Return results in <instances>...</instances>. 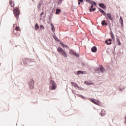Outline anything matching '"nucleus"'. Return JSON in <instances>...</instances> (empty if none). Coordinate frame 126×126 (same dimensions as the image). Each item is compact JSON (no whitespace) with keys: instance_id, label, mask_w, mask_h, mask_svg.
<instances>
[{"instance_id":"nucleus-1","label":"nucleus","mask_w":126,"mask_h":126,"mask_svg":"<svg viewBox=\"0 0 126 126\" xmlns=\"http://www.w3.org/2000/svg\"><path fill=\"white\" fill-rule=\"evenodd\" d=\"M23 63L25 66H31L36 63V60L34 59L24 58L23 59Z\"/></svg>"},{"instance_id":"nucleus-2","label":"nucleus","mask_w":126,"mask_h":126,"mask_svg":"<svg viewBox=\"0 0 126 126\" xmlns=\"http://www.w3.org/2000/svg\"><path fill=\"white\" fill-rule=\"evenodd\" d=\"M13 12L14 16L16 17L17 20L19 19V15H20V9L18 7H15L13 8Z\"/></svg>"},{"instance_id":"nucleus-3","label":"nucleus","mask_w":126,"mask_h":126,"mask_svg":"<svg viewBox=\"0 0 126 126\" xmlns=\"http://www.w3.org/2000/svg\"><path fill=\"white\" fill-rule=\"evenodd\" d=\"M57 51L58 52L59 54L61 55V56L64 57V58H66L67 57V54H66V52H65V51H64L62 47H58Z\"/></svg>"},{"instance_id":"nucleus-4","label":"nucleus","mask_w":126,"mask_h":126,"mask_svg":"<svg viewBox=\"0 0 126 126\" xmlns=\"http://www.w3.org/2000/svg\"><path fill=\"white\" fill-rule=\"evenodd\" d=\"M105 70L106 69H105V68H104L103 67V65H99L98 67H97V68H96L95 69H94V71L95 72H97V73H99V71H100V72H101V73H104Z\"/></svg>"},{"instance_id":"nucleus-5","label":"nucleus","mask_w":126,"mask_h":126,"mask_svg":"<svg viewBox=\"0 0 126 126\" xmlns=\"http://www.w3.org/2000/svg\"><path fill=\"white\" fill-rule=\"evenodd\" d=\"M50 84H51L50 87V90H56L57 89V84L54 80H50Z\"/></svg>"},{"instance_id":"nucleus-6","label":"nucleus","mask_w":126,"mask_h":126,"mask_svg":"<svg viewBox=\"0 0 126 126\" xmlns=\"http://www.w3.org/2000/svg\"><path fill=\"white\" fill-rule=\"evenodd\" d=\"M69 54L70 55H73V56H74L76 58H79V57H80V55H79V54L76 53V52L73 51L72 49H70Z\"/></svg>"},{"instance_id":"nucleus-7","label":"nucleus","mask_w":126,"mask_h":126,"mask_svg":"<svg viewBox=\"0 0 126 126\" xmlns=\"http://www.w3.org/2000/svg\"><path fill=\"white\" fill-rule=\"evenodd\" d=\"M35 83V82L34 81V80L32 79H31L30 81L29 82V85L30 86V88L31 89H33L34 88V84Z\"/></svg>"},{"instance_id":"nucleus-8","label":"nucleus","mask_w":126,"mask_h":126,"mask_svg":"<svg viewBox=\"0 0 126 126\" xmlns=\"http://www.w3.org/2000/svg\"><path fill=\"white\" fill-rule=\"evenodd\" d=\"M105 18H106L107 20L109 19V20H113V17H112V14L110 13H108L106 14V15L105 16Z\"/></svg>"},{"instance_id":"nucleus-9","label":"nucleus","mask_w":126,"mask_h":126,"mask_svg":"<svg viewBox=\"0 0 126 126\" xmlns=\"http://www.w3.org/2000/svg\"><path fill=\"white\" fill-rule=\"evenodd\" d=\"M98 6L99 7H101V8H102V9H106L107 8V6L103 3H99Z\"/></svg>"},{"instance_id":"nucleus-10","label":"nucleus","mask_w":126,"mask_h":126,"mask_svg":"<svg viewBox=\"0 0 126 126\" xmlns=\"http://www.w3.org/2000/svg\"><path fill=\"white\" fill-rule=\"evenodd\" d=\"M97 8L99 11H100V12H101V13H102L103 15H104L105 17L106 16V15H107V13H106V12H105V11H104V10H103L100 7H98Z\"/></svg>"},{"instance_id":"nucleus-11","label":"nucleus","mask_w":126,"mask_h":126,"mask_svg":"<svg viewBox=\"0 0 126 126\" xmlns=\"http://www.w3.org/2000/svg\"><path fill=\"white\" fill-rule=\"evenodd\" d=\"M119 22L121 24L122 28H124V19H123V17L120 16Z\"/></svg>"},{"instance_id":"nucleus-12","label":"nucleus","mask_w":126,"mask_h":126,"mask_svg":"<svg viewBox=\"0 0 126 126\" xmlns=\"http://www.w3.org/2000/svg\"><path fill=\"white\" fill-rule=\"evenodd\" d=\"M76 74L77 75H79L80 74H86L87 72L86 71H82V70H79L76 72Z\"/></svg>"},{"instance_id":"nucleus-13","label":"nucleus","mask_w":126,"mask_h":126,"mask_svg":"<svg viewBox=\"0 0 126 126\" xmlns=\"http://www.w3.org/2000/svg\"><path fill=\"white\" fill-rule=\"evenodd\" d=\"M91 51L92 53H96L97 52V47L95 46H93L91 48Z\"/></svg>"},{"instance_id":"nucleus-14","label":"nucleus","mask_w":126,"mask_h":126,"mask_svg":"<svg viewBox=\"0 0 126 126\" xmlns=\"http://www.w3.org/2000/svg\"><path fill=\"white\" fill-rule=\"evenodd\" d=\"M53 38L54 40H55L57 42H61V40L58 37H57V35H56V33L54 32V35H53Z\"/></svg>"},{"instance_id":"nucleus-15","label":"nucleus","mask_w":126,"mask_h":126,"mask_svg":"<svg viewBox=\"0 0 126 126\" xmlns=\"http://www.w3.org/2000/svg\"><path fill=\"white\" fill-rule=\"evenodd\" d=\"M70 83L73 86H74V87H75V88H77V87H79L78 85L74 82H70Z\"/></svg>"},{"instance_id":"nucleus-16","label":"nucleus","mask_w":126,"mask_h":126,"mask_svg":"<svg viewBox=\"0 0 126 126\" xmlns=\"http://www.w3.org/2000/svg\"><path fill=\"white\" fill-rule=\"evenodd\" d=\"M78 97H80V98H82V99H83V100H85L86 99V97L83 95H81L79 94H76Z\"/></svg>"},{"instance_id":"nucleus-17","label":"nucleus","mask_w":126,"mask_h":126,"mask_svg":"<svg viewBox=\"0 0 126 126\" xmlns=\"http://www.w3.org/2000/svg\"><path fill=\"white\" fill-rule=\"evenodd\" d=\"M90 4L94 5V6H97V2L94 1V0L91 1Z\"/></svg>"},{"instance_id":"nucleus-18","label":"nucleus","mask_w":126,"mask_h":126,"mask_svg":"<svg viewBox=\"0 0 126 126\" xmlns=\"http://www.w3.org/2000/svg\"><path fill=\"white\" fill-rule=\"evenodd\" d=\"M116 41L117 42V45H118V46H121L122 45V43H121V41L120 40V39L119 38H116Z\"/></svg>"},{"instance_id":"nucleus-19","label":"nucleus","mask_w":126,"mask_h":126,"mask_svg":"<svg viewBox=\"0 0 126 126\" xmlns=\"http://www.w3.org/2000/svg\"><path fill=\"white\" fill-rule=\"evenodd\" d=\"M39 28H40V26H39V25H38V23H36L34 26L35 30L37 31L39 30Z\"/></svg>"},{"instance_id":"nucleus-20","label":"nucleus","mask_w":126,"mask_h":126,"mask_svg":"<svg viewBox=\"0 0 126 126\" xmlns=\"http://www.w3.org/2000/svg\"><path fill=\"white\" fill-rule=\"evenodd\" d=\"M42 3H39L37 6L38 11H40L41 10V6L42 5Z\"/></svg>"},{"instance_id":"nucleus-21","label":"nucleus","mask_w":126,"mask_h":126,"mask_svg":"<svg viewBox=\"0 0 126 126\" xmlns=\"http://www.w3.org/2000/svg\"><path fill=\"white\" fill-rule=\"evenodd\" d=\"M61 11H62V10H61V9L57 8L56 9V14H59V13H60V12H61Z\"/></svg>"},{"instance_id":"nucleus-22","label":"nucleus","mask_w":126,"mask_h":126,"mask_svg":"<svg viewBox=\"0 0 126 126\" xmlns=\"http://www.w3.org/2000/svg\"><path fill=\"white\" fill-rule=\"evenodd\" d=\"M110 36L112 38V39L115 38V35L113 33V32L112 31H110Z\"/></svg>"},{"instance_id":"nucleus-23","label":"nucleus","mask_w":126,"mask_h":126,"mask_svg":"<svg viewBox=\"0 0 126 126\" xmlns=\"http://www.w3.org/2000/svg\"><path fill=\"white\" fill-rule=\"evenodd\" d=\"M89 100L91 101V102H92V103H94V104L96 101V100L94 98H89Z\"/></svg>"},{"instance_id":"nucleus-24","label":"nucleus","mask_w":126,"mask_h":126,"mask_svg":"<svg viewBox=\"0 0 126 126\" xmlns=\"http://www.w3.org/2000/svg\"><path fill=\"white\" fill-rule=\"evenodd\" d=\"M63 49H64V48H65V49L66 50H69V47H68V46H67V44H64V45H63Z\"/></svg>"},{"instance_id":"nucleus-25","label":"nucleus","mask_w":126,"mask_h":126,"mask_svg":"<svg viewBox=\"0 0 126 126\" xmlns=\"http://www.w3.org/2000/svg\"><path fill=\"white\" fill-rule=\"evenodd\" d=\"M116 48H117V45H113V53L114 55H115V53L116 52Z\"/></svg>"},{"instance_id":"nucleus-26","label":"nucleus","mask_w":126,"mask_h":126,"mask_svg":"<svg viewBox=\"0 0 126 126\" xmlns=\"http://www.w3.org/2000/svg\"><path fill=\"white\" fill-rule=\"evenodd\" d=\"M95 105H97V106H100V101L99 100H96L94 102Z\"/></svg>"},{"instance_id":"nucleus-27","label":"nucleus","mask_w":126,"mask_h":126,"mask_svg":"<svg viewBox=\"0 0 126 126\" xmlns=\"http://www.w3.org/2000/svg\"><path fill=\"white\" fill-rule=\"evenodd\" d=\"M54 10H55V8H53V10L50 12V16L52 17L54 15Z\"/></svg>"},{"instance_id":"nucleus-28","label":"nucleus","mask_w":126,"mask_h":126,"mask_svg":"<svg viewBox=\"0 0 126 126\" xmlns=\"http://www.w3.org/2000/svg\"><path fill=\"white\" fill-rule=\"evenodd\" d=\"M95 10H96V8H93L92 9L91 8L89 9L90 12H92V11H95Z\"/></svg>"},{"instance_id":"nucleus-29","label":"nucleus","mask_w":126,"mask_h":126,"mask_svg":"<svg viewBox=\"0 0 126 126\" xmlns=\"http://www.w3.org/2000/svg\"><path fill=\"white\" fill-rule=\"evenodd\" d=\"M106 23V20H103L102 21L101 24L102 25V26H105V23Z\"/></svg>"},{"instance_id":"nucleus-30","label":"nucleus","mask_w":126,"mask_h":126,"mask_svg":"<svg viewBox=\"0 0 126 126\" xmlns=\"http://www.w3.org/2000/svg\"><path fill=\"white\" fill-rule=\"evenodd\" d=\"M39 28L40 30H43V29H45V27H44V25H40Z\"/></svg>"},{"instance_id":"nucleus-31","label":"nucleus","mask_w":126,"mask_h":126,"mask_svg":"<svg viewBox=\"0 0 126 126\" xmlns=\"http://www.w3.org/2000/svg\"><path fill=\"white\" fill-rule=\"evenodd\" d=\"M111 24L110 23V21H108V26H109L110 31H112V28H111Z\"/></svg>"},{"instance_id":"nucleus-32","label":"nucleus","mask_w":126,"mask_h":126,"mask_svg":"<svg viewBox=\"0 0 126 126\" xmlns=\"http://www.w3.org/2000/svg\"><path fill=\"white\" fill-rule=\"evenodd\" d=\"M77 88H78L79 90H81L82 91H83V90H84V89L83 88H81L79 87V86Z\"/></svg>"},{"instance_id":"nucleus-33","label":"nucleus","mask_w":126,"mask_h":126,"mask_svg":"<svg viewBox=\"0 0 126 126\" xmlns=\"http://www.w3.org/2000/svg\"><path fill=\"white\" fill-rule=\"evenodd\" d=\"M43 15H44V9L42 10V12L40 14V17H42Z\"/></svg>"},{"instance_id":"nucleus-34","label":"nucleus","mask_w":126,"mask_h":126,"mask_svg":"<svg viewBox=\"0 0 126 126\" xmlns=\"http://www.w3.org/2000/svg\"><path fill=\"white\" fill-rule=\"evenodd\" d=\"M51 30H52V31L53 32H55V26H54V27H51Z\"/></svg>"},{"instance_id":"nucleus-35","label":"nucleus","mask_w":126,"mask_h":126,"mask_svg":"<svg viewBox=\"0 0 126 126\" xmlns=\"http://www.w3.org/2000/svg\"><path fill=\"white\" fill-rule=\"evenodd\" d=\"M90 85H94V83H92L91 82H89L88 84V86H90Z\"/></svg>"},{"instance_id":"nucleus-36","label":"nucleus","mask_w":126,"mask_h":126,"mask_svg":"<svg viewBox=\"0 0 126 126\" xmlns=\"http://www.w3.org/2000/svg\"><path fill=\"white\" fill-rule=\"evenodd\" d=\"M112 41L113 42L114 45H116V39L114 38H112Z\"/></svg>"},{"instance_id":"nucleus-37","label":"nucleus","mask_w":126,"mask_h":126,"mask_svg":"<svg viewBox=\"0 0 126 126\" xmlns=\"http://www.w3.org/2000/svg\"><path fill=\"white\" fill-rule=\"evenodd\" d=\"M63 2V0H59L58 2V4H61V3Z\"/></svg>"},{"instance_id":"nucleus-38","label":"nucleus","mask_w":126,"mask_h":126,"mask_svg":"<svg viewBox=\"0 0 126 126\" xmlns=\"http://www.w3.org/2000/svg\"><path fill=\"white\" fill-rule=\"evenodd\" d=\"M15 29V30H17V31H19L20 30V28H19V27H17Z\"/></svg>"},{"instance_id":"nucleus-39","label":"nucleus","mask_w":126,"mask_h":126,"mask_svg":"<svg viewBox=\"0 0 126 126\" xmlns=\"http://www.w3.org/2000/svg\"><path fill=\"white\" fill-rule=\"evenodd\" d=\"M84 83L85 84H86V85H88V84H89V82H88V81H85L84 82Z\"/></svg>"},{"instance_id":"nucleus-40","label":"nucleus","mask_w":126,"mask_h":126,"mask_svg":"<svg viewBox=\"0 0 126 126\" xmlns=\"http://www.w3.org/2000/svg\"><path fill=\"white\" fill-rule=\"evenodd\" d=\"M86 2H88V3H90L91 2V0H85Z\"/></svg>"},{"instance_id":"nucleus-41","label":"nucleus","mask_w":126,"mask_h":126,"mask_svg":"<svg viewBox=\"0 0 126 126\" xmlns=\"http://www.w3.org/2000/svg\"><path fill=\"white\" fill-rule=\"evenodd\" d=\"M60 45H61V46H62V47H63V45H64V44H63V42L62 41H61L60 42Z\"/></svg>"},{"instance_id":"nucleus-42","label":"nucleus","mask_w":126,"mask_h":126,"mask_svg":"<svg viewBox=\"0 0 126 126\" xmlns=\"http://www.w3.org/2000/svg\"><path fill=\"white\" fill-rule=\"evenodd\" d=\"M110 48H108L106 52L108 54H110Z\"/></svg>"},{"instance_id":"nucleus-43","label":"nucleus","mask_w":126,"mask_h":126,"mask_svg":"<svg viewBox=\"0 0 126 126\" xmlns=\"http://www.w3.org/2000/svg\"><path fill=\"white\" fill-rule=\"evenodd\" d=\"M44 2V0H40L39 3H41V4H43V3Z\"/></svg>"},{"instance_id":"nucleus-44","label":"nucleus","mask_w":126,"mask_h":126,"mask_svg":"<svg viewBox=\"0 0 126 126\" xmlns=\"http://www.w3.org/2000/svg\"><path fill=\"white\" fill-rule=\"evenodd\" d=\"M13 3V2L11 0H10L9 1L10 5H11V4H12Z\"/></svg>"},{"instance_id":"nucleus-45","label":"nucleus","mask_w":126,"mask_h":126,"mask_svg":"<svg viewBox=\"0 0 126 126\" xmlns=\"http://www.w3.org/2000/svg\"><path fill=\"white\" fill-rule=\"evenodd\" d=\"M78 1L80 2L81 3L84 1V0H78Z\"/></svg>"},{"instance_id":"nucleus-46","label":"nucleus","mask_w":126,"mask_h":126,"mask_svg":"<svg viewBox=\"0 0 126 126\" xmlns=\"http://www.w3.org/2000/svg\"><path fill=\"white\" fill-rule=\"evenodd\" d=\"M51 18H52V16H49V19L50 22H51V21H52V19H51Z\"/></svg>"},{"instance_id":"nucleus-47","label":"nucleus","mask_w":126,"mask_h":126,"mask_svg":"<svg viewBox=\"0 0 126 126\" xmlns=\"http://www.w3.org/2000/svg\"><path fill=\"white\" fill-rule=\"evenodd\" d=\"M107 40L108 41V42H112V39H111V38H109V39H108Z\"/></svg>"},{"instance_id":"nucleus-48","label":"nucleus","mask_w":126,"mask_h":126,"mask_svg":"<svg viewBox=\"0 0 126 126\" xmlns=\"http://www.w3.org/2000/svg\"><path fill=\"white\" fill-rule=\"evenodd\" d=\"M108 40H106L105 41V44H106V45H107L108 44Z\"/></svg>"},{"instance_id":"nucleus-49","label":"nucleus","mask_w":126,"mask_h":126,"mask_svg":"<svg viewBox=\"0 0 126 126\" xmlns=\"http://www.w3.org/2000/svg\"><path fill=\"white\" fill-rule=\"evenodd\" d=\"M88 66V64H85L84 67H87Z\"/></svg>"},{"instance_id":"nucleus-50","label":"nucleus","mask_w":126,"mask_h":126,"mask_svg":"<svg viewBox=\"0 0 126 126\" xmlns=\"http://www.w3.org/2000/svg\"><path fill=\"white\" fill-rule=\"evenodd\" d=\"M107 45H112V42H108Z\"/></svg>"},{"instance_id":"nucleus-51","label":"nucleus","mask_w":126,"mask_h":126,"mask_svg":"<svg viewBox=\"0 0 126 126\" xmlns=\"http://www.w3.org/2000/svg\"><path fill=\"white\" fill-rule=\"evenodd\" d=\"M50 25H51V27H53L54 26V24L53 23L50 24Z\"/></svg>"},{"instance_id":"nucleus-52","label":"nucleus","mask_w":126,"mask_h":126,"mask_svg":"<svg viewBox=\"0 0 126 126\" xmlns=\"http://www.w3.org/2000/svg\"><path fill=\"white\" fill-rule=\"evenodd\" d=\"M72 93H73L74 94H75L76 95L77 94H75V93H74V90H72Z\"/></svg>"},{"instance_id":"nucleus-53","label":"nucleus","mask_w":126,"mask_h":126,"mask_svg":"<svg viewBox=\"0 0 126 126\" xmlns=\"http://www.w3.org/2000/svg\"><path fill=\"white\" fill-rule=\"evenodd\" d=\"M85 64H84L83 63H81V65H82V66H84Z\"/></svg>"},{"instance_id":"nucleus-54","label":"nucleus","mask_w":126,"mask_h":126,"mask_svg":"<svg viewBox=\"0 0 126 126\" xmlns=\"http://www.w3.org/2000/svg\"><path fill=\"white\" fill-rule=\"evenodd\" d=\"M94 5H91V8H91V9H92L93 8V6Z\"/></svg>"},{"instance_id":"nucleus-55","label":"nucleus","mask_w":126,"mask_h":126,"mask_svg":"<svg viewBox=\"0 0 126 126\" xmlns=\"http://www.w3.org/2000/svg\"><path fill=\"white\" fill-rule=\"evenodd\" d=\"M111 22H112V23H114V22H115V21L114 20H111Z\"/></svg>"},{"instance_id":"nucleus-56","label":"nucleus","mask_w":126,"mask_h":126,"mask_svg":"<svg viewBox=\"0 0 126 126\" xmlns=\"http://www.w3.org/2000/svg\"><path fill=\"white\" fill-rule=\"evenodd\" d=\"M14 5H15V4L14 3V4L12 5H11V7H14Z\"/></svg>"},{"instance_id":"nucleus-57","label":"nucleus","mask_w":126,"mask_h":126,"mask_svg":"<svg viewBox=\"0 0 126 126\" xmlns=\"http://www.w3.org/2000/svg\"><path fill=\"white\" fill-rule=\"evenodd\" d=\"M81 3V2H80L79 1H78V5H80Z\"/></svg>"},{"instance_id":"nucleus-58","label":"nucleus","mask_w":126,"mask_h":126,"mask_svg":"<svg viewBox=\"0 0 126 126\" xmlns=\"http://www.w3.org/2000/svg\"><path fill=\"white\" fill-rule=\"evenodd\" d=\"M108 25V24H107V23L105 22V23L104 24V26H107Z\"/></svg>"},{"instance_id":"nucleus-59","label":"nucleus","mask_w":126,"mask_h":126,"mask_svg":"<svg viewBox=\"0 0 126 126\" xmlns=\"http://www.w3.org/2000/svg\"><path fill=\"white\" fill-rule=\"evenodd\" d=\"M100 115H101V117H103V114H102V113H100Z\"/></svg>"},{"instance_id":"nucleus-60","label":"nucleus","mask_w":126,"mask_h":126,"mask_svg":"<svg viewBox=\"0 0 126 126\" xmlns=\"http://www.w3.org/2000/svg\"><path fill=\"white\" fill-rule=\"evenodd\" d=\"M39 19H40V20H42V18H41V17H40Z\"/></svg>"},{"instance_id":"nucleus-61","label":"nucleus","mask_w":126,"mask_h":126,"mask_svg":"<svg viewBox=\"0 0 126 126\" xmlns=\"http://www.w3.org/2000/svg\"><path fill=\"white\" fill-rule=\"evenodd\" d=\"M32 1H33V2H35V1H34V0H32Z\"/></svg>"},{"instance_id":"nucleus-62","label":"nucleus","mask_w":126,"mask_h":126,"mask_svg":"<svg viewBox=\"0 0 126 126\" xmlns=\"http://www.w3.org/2000/svg\"><path fill=\"white\" fill-rule=\"evenodd\" d=\"M119 89H120V90H122L121 89V88H120V87H119Z\"/></svg>"},{"instance_id":"nucleus-63","label":"nucleus","mask_w":126,"mask_h":126,"mask_svg":"<svg viewBox=\"0 0 126 126\" xmlns=\"http://www.w3.org/2000/svg\"><path fill=\"white\" fill-rule=\"evenodd\" d=\"M22 84H23V85H24V84H23V83H22Z\"/></svg>"},{"instance_id":"nucleus-64","label":"nucleus","mask_w":126,"mask_h":126,"mask_svg":"<svg viewBox=\"0 0 126 126\" xmlns=\"http://www.w3.org/2000/svg\"><path fill=\"white\" fill-rule=\"evenodd\" d=\"M112 26H114V25L112 24Z\"/></svg>"}]
</instances>
